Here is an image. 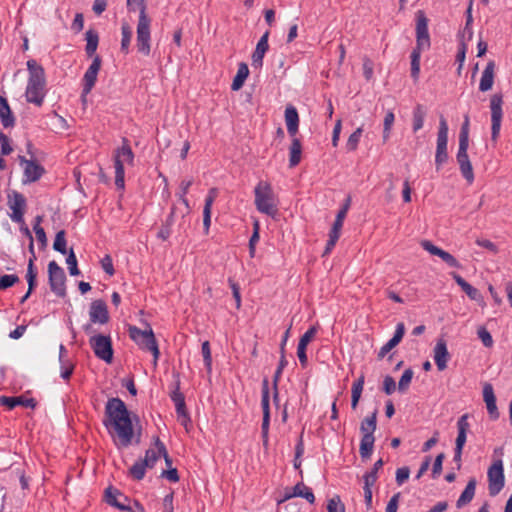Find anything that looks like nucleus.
Segmentation results:
<instances>
[{"mask_svg": "<svg viewBox=\"0 0 512 512\" xmlns=\"http://www.w3.org/2000/svg\"><path fill=\"white\" fill-rule=\"evenodd\" d=\"M270 400H269V387L268 380L264 379L262 383V397H261V407L263 411V416L270 417Z\"/></svg>", "mask_w": 512, "mask_h": 512, "instance_id": "a19ab883", "label": "nucleus"}, {"mask_svg": "<svg viewBox=\"0 0 512 512\" xmlns=\"http://www.w3.org/2000/svg\"><path fill=\"white\" fill-rule=\"evenodd\" d=\"M66 244H67V242H66V238H65V231L64 230L58 231L56 233L55 240L53 243L54 250L61 254H66L67 253Z\"/></svg>", "mask_w": 512, "mask_h": 512, "instance_id": "49530a36", "label": "nucleus"}, {"mask_svg": "<svg viewBox=\"0 0 512 512\" xmlns=\"http://www.w3.org/2000/svg\"><path fill=\"white\" fill-rule=\"evenodd\" d=\"M66 263L68 265V270H69L70 275L78 276L80 274V270L78 269V266H77V258H76V255H75L73 249H71L69 251L67 258H66Z\"/></svg>", "mask_w": 512, "mask_h": 512, "instance_id": "8fccbe9b", "label": "nucleus"}, {"mask_svg": "<svg viewBox=\"0 0 512 512\" xmlns=\"http://www.w3.org/2000/svg\"><path fill=\"white\" fill-rule=\"evenodd\" d=\"M48 281L51 291L58 297L66 295V275L62 267L56 261L48 264Z\"/></svg>", "mask_w": 512, "mask_h": 512, "instance_id": "1a4fd4ad", "label": "nucleus"}, {"mask_svg": "<svg viewBox=\"0 0 512 512\" xmlns=\"http://www.w3.org/2000/svg\"><path fill=\"white\" fill-rule=\"evenodd\" d=\"M0 404L7 407L10 410L14 409L16 406H23L26 408L34 409L37 405L34 398H25L23 396H18V397L1 396Z\"/></svg>", "mask_w": 512, "mask_h": 512, "instance_id": "5701e85b", "label": "nucleus"}, {"mask_svg": "<svg viewBox=\"0 0 512 512\" xmlns=\"http://www.w3.org/2000/svg\"><path fill=\"white\" fill-rule=\"evenodd\" d=\"M430 36L428 32V18L424 11L416 12V46L411 52V77L416 81L420 74L421 53L430 48Z\"/></svg>", "mask_w": 512, "mask_h": 512, "instance_id": "f03ea898", "label": "nucleus"}, {"mask_svg": "<svg viewBox=\"0 0 512 512\" xmlns=\"http://www.w3.org/2000/svg\"><path fill=\"white\" fill-rule=\"evenodd\" d=\"M476 484H477V482H476L475 478H471L468 481L465 489L463 490L460 497L456 501V507L458 509L464 507L465 505L469 504L473 500V498L475 496Z\"/></svg>", "mask_w": 512, "mask_h": 512, "instance_id": "bb28decb", "label": "nucleus"}, {"mask_svg": "<svg viewBox=\"0 0 512 512\" xmlns=\"http://www.w3.org/2000/svg\"><path fill=\"white\" fill-rule=\"evenodd\" d=\"M339 237H340V233L333 232V231L329 232V239L326 243V247H325L323 255H327L332 251V249L336 245Z\"/></svg>", "mask_w": 512, "mask_h": 512, "instance_id": "0e129e2a", "label": "nucleus"}, {"mask_svg": "<svg viewBox=\"0 0 512 512\" xmlns=\"http://www.w3.org/2000/svg\"><path fill=\"white\" fill-rule=\"evenodd\" d=\"M483 400L486 404V408L490 418L492 420H497L500 414L496 405V396L494 394V389L490 383H485L483 386Z\"/></svg>", "mask_w": 512, "mask_h": 512, "instance_id": "aec40b11", "label": "nucleus"}, {"mask_svg": "<svg viewBox=\"0 0 512 512\" xmlns=\"http://www.w3.org/2000/svg\"><path fill=\"white\" fill-rule=\"evenodd\" d=\"M327 510L328 512H345V506L338 495L328 500Z\"/></svg>", "mask_w": 512, "mask_h": 512, "instance_id": "603ef678", "label": "nucleus"}, {"mask_svg": "<svg viewBox=\"0 0 512 512\" xmlns=\"http://www.w3.org/2000/svg\"><path fill=\"white\" fill-rule=\"evenodd\" d=\"M20 164L24 166L23 183H31L39 180L44 174L43 166L34 160H27L24 156H19Z\"/></svg>", "mask_w": 512, "mask_h": 512, "instance_id": "2eb2a0df", "label": "nucleus"}, {"mask_svg": "<svg viewBox=\"0 0 512 512\" xmlns=\"http://www.w3.org/2000/svg\"><path fill=\"white\" fill-rule=\"evenodd\" d=\"M427 111L425 107L421 104H417L412 113V129L413 132H417L423 128L424 120L426 117Z\"/></svg>", "mask_w": 512, "mask_h": 512, "instance_id": "473e14b6", "label": "nucleus"}, {"mask_svg": "<svg viewBox=\"0 0 512 512\" xmlns=\"http://www.w3.org/2000/svg\"><path fill=\"white\" fill-rule=\"evenodd\" d=\"M375 437H362L360 441L359 453L363 459H367L373 452Z\"/></svg>", "mask_w": 512, "mask_h": 512, "instance_id": "58836bf2", "label": "nucleus"}, {"mask_svg": "<svg viewBox=\"0 0 512 512\" xmlns=\"http://www.w3.org/2000/svg\"><path fill=\"white\" fill-rule=\"evenodd\" d=\"M285 122L288 134L291 137L296 136L299 128V115L297 109L293 105L286 106L285 109Z\"/></svg>", "mask_w": 512, "mask_h": 512, "instance_id": "b1692460", "label": "nucleus"}, {"mask_svg": "<svg viewBox=\"0 0 512 512\" xmlns=\"http://www.w3.org/2000/svg\"><path fill=\"white\" fill-rule=\"evenodd\" d=\"M317 333V327H310L300 338L298 345L304 346L307 348L309 342L315 337Z\"/></svg>", "mask_w": 512, "mask_h": 512, "instance_id": "bf43d9fd", "label": "nucleus"}, {"mask_svg": "<svg viewBox=\"0 0 512 512\" xmlns=\"http://www.w3.org/2000/svg\"><path fill=\"white\" fill-rule=\"evenodd\" d=\"M291 497H301L306 499L310 504L315 502V496L311 488L307 487L304 483H297L291 494L285 496V499H289Z\"/></svg>", "mask_w": 512, "mask_h": 512, "instance_id": "c756f323", "label": "nucleus"}, {"mask_svg": "<svg viewBox=\"0 0 512 512\" xmlns=\"http://www.w3.org/2000/svg\"><path fill=\"white\" fill-rule=\"evenodd\" d=\"M413 375H414V372L411 368H408L403 372V374L398 382V390L400 392L404 393L407 391V389L409 388L410 383L412 381Z\"/></svg>", "mask_w": 512, "mask_h": 512, "instance_id": "de8ad7c7", "label": "nucleus"}, {"mask_svg": "<svg viewBox=\"0 0 512 512\" xmlns=\"http://www.w3.org/2000/svg\"><path fill=\"white\" fill-rule=\"evenodd\" d=\"M434 361L439 371L447 368V363L450 359V354L447 349V343L444 339H439L433 349Z\"/></svg>", "mask_w": 512, "mask_h": 512, "instance_id": "6ab92c4d", "label": "nucleus"}, {"mask_svg": "<svg viewBox=\"0 0 512 512\" xmlns=\"http://www.w3.org/2000/svg\"><path fill=\"white\" fill-rule=\"evenodd\" d=\"M147 326L148 329L146 330H141L136 326H130L129 336L141 349L152 353L153 363L156 365L160 356V351L152 328L149 325Z\"/></svg>", "mask_w": 512, "mask_h": 512, "instance_id": "423d86ee", "label": "nucleus"}, {"mask_svg": "<svg viewBox=\"0 0 512 512\" xmlns=\"http://www.w3.org/2000/svg\"><path fill=\"white\" fill-rule=\"evenodd\" d=\"M35 220H36V223L34 224L33 229H34L36 238L43 246H45L47 243V238H46V233H45L44 229L40 226V222H41L42 218L40 216H37Z\"/></svg>", "mask_w": 512, "mask_h": 512, "instance_id": "4d7b16f0", "label": "nucleus"}, {"mask_svg": "<svg viewBox=\"0 0 512 512\" xmlns=\"http://www.w3.org/2000/svg\"><path fill=\"white\" fill-rule=\"evenodd\" d=\"M401 493H395L387 503L385 512H397Z\"/></svg>", "mask_w": 512, "mask_h": 512, "instance_id": "774afa93", "label": "nucleus"}, {"mask_svg": "<svg viewBox=\"0 0 512 512\" xmlns=\"http://www.w3.org/2000/svg\"><path fill=\"white\" fill-rule=\"evenodd\" d=\"M454 281L461 287V289L467 294V296L471 299L479 303L480 305H484V298L478 289L469 284L462 276L457 273H451Z\"/></svg>", "mask_w": 512, "mask_h": 512, "instance_id": "4be33fe9", "label": "nucleus"}, {"mask_svg": "<svg viewBox=\"0 0 512 512\" xmlns=\"http://www.w3.org/2000/svg\"><path fill=\"white\" fill-rule=\"evenodd\" d=\"M365 383L364 375H361L356 381H354L352 385V395H351V407L352 409H356L361 398V394L363 391Z\"/></svg>", "mask_w": 512, "mask_h": 512, "instance_id": "c9c22d12", "label": "nucleus"}, {"mask_svg": "<svg viewBox=\"0 0 512 512\" xmlns=\"http://www.w3.org/2000/svg\"><path fill=\"white\" fill-rule=\"evenodd\" d=\"M151 19L146 12L141 9L138 17L136 30V46L140 54L149 56L151 52Z\"/></svg>", "mask_w": 512, "mask_h": 512, "instance_id": "0eeeda50", "label": "nucleus"}, {"mask_svg": "<svg viewBox=\"0 0 512 512\" xmlns=\"http://www.w3.org/2000/svg\"><path fill=\"white\" fill-rule=\"evenodd\" d=\"M19 282V277L15 274H5L0 277V290H5Z\"/></svg>", "mask_w": 512, "mask_h": 512, "instance_id": "6e6d98bb", "label": "nucleus"}, {"mask_svg": "<svg viewBox=\"0 0 512 512\" xmlns=\"http://www.w3.org/2000/svg\"><path fill=\"white\" fill-rule=\"evenodd\" d=\"M302 144L298 138L292 137V142L289 147V166L295 167L301 161Z\"/></svg>", "mask_w": 512, "mask_h": 512, "instance_id": "2f4dec72", "label": "nucleus"}, {"mask_svg": "<svg viewBox=\"0 0 512 512\" xmlns=\"http://www.w3.org/2000/svg\"><path fill=\"white\" fill-rule=\"evenodd\" d=\"M409 475H410L409 467L404 466V467L398 468L396 470V477H395L397 485L401 486L405 481L408 480Z\"/></svg>", "mask_w": 512, "mask_h": 512, "instance_id": "680f3d73", "label": "nucleus"}, {"mask_svg": "<svg viewBox=\"0 0 512 512\" xmlns=\"http://www.w3.org/2000/svg\"><path fill=\"white\" fill-rule=\"evenodd\" d=\"M502 105L503 96L502 94H493L490 98V110H491V139L497 141L502 122Z\"/></svg>", "mask_w": 512, "mask_h": 512, "instance_id": "9b49d317", "label": "nucleus"}, {"mask_svg": "<svg viewBox=\"0 0 512 512\" xmlns=\"http://www.w3.org/2000/svg\"><path fill=\"white\" fill-rule=\"evenodd\" d=\"M121 35V51L127 54L129 52L132 39V29L127 22H124L121 25Z\"/></svg>", "mask_w": 512, "mask_h": 512, "instance_id": "4c0bfd02", "label": "nucleus"}, {"mask_svg": "<svg viewBox=\"0 0 512 512\" xmlns=\"http://www.w3.org/2000/svg\"><path fill=\"white\" fill-rule=\"evenodd\" d=\"M192 184V179L182 180L179 186V192L177 193L179 200L186 206L187 210L190 209V206L189 201L186 198V194L188 193L189 188L191 187Z\"/></svg>", "mask_w": 512, "mask_h": 512, "instance_id": "c03bdc74", "label": "nucleus"}, {"mask_svg": "<svg viewBox=\"0 0 512 512\" xmlns=\"http://www.w3.org/2000/svg\"><path fill=\"white\" fill-rule=\"evenodd\" d=\"M101 58L99 55H95L92 63L86 70L82 79V94L81 97L85 101L86 96L91 92L97 81V76L101 68Z\"/></svg>", "mask_w": 512, "mask_h": 512, "instance_id": "ddd939ff", "label": "nucleus"}, {"mask_svg": "<svg viewBox=\"0 0 512 512\" xmlns=\"http://www.w3.org/2000/svg\"><path fill=\"white\" fill-rule=\"evenodd\" d=\"M458 435L455 441V448L463 449L466 439L467 432L469 431L470 424L468 422V415H462L457 421Z\"/></svg>", "mask_w": 512, "mask_h": 512, "instance_id": "a878e982", "label": "nucleus"}, {"mask_svg": "<svg viewBox=\"0 0 512 512\" xmlns=\"http://www.w3.org/2000/svg\"><path fill=\"white\" fill-rule=\"evenodd\" d=\"M101 267L102 269L109 275L112 276L115 273L113 261L110 255H105L101 259Z\"/></svg>", "mask_w": 512, "mask_h": 512, "instance_id": "69168bd1", "label": "nucleus"}, {"mask_svg": "<svg viewBox=\"0 0 512 512\" xmlns=\"http://www.w3.org/2000/svg\"><path fill=\"white\" fill-rule=\"evenodd\" d=\"M0 119L5 128L14 126L15 119L5 97L0 95Z\"/></svg>", "mask_w": 512, "mask_h": 512, "instance_id": "7c9ffc66", "label": "nucleus"}, {"mask_svg": "<svg viewBox=\"0 0 512 512\" xmlns=\"http://www.w3.org/2000/svg\"><path fill=\"white\" fill-rule=\"evenodd\" d=\"M89 343L97 358L106 363L112 362L113 348L110 336L95 335L90 338Z\"/></svg>", "mask_w": 512, "mask_h": 512, "instance_id": "9d476101", "label": "nucleus"}, {"mask_svg": "<svg viewBox=\"0 0 512 512\" xmlns=\"http://www.w3.org/2000/svg\"><path fill=\"white\" fill-rule=\"evenodd\" d=\"M105 501L110 506H113L120 511L129 510L128 502L129 498L123 495L119 490L108 487L105 490Z\"/></svg>", "mask_w": 512, "mask_h": 512, "instance_id": "a211bd4d", "label": "nucleus"}, {"mask_svg": "<svg viewBox=\"0 0 512 512\" xmlns=\"http://www.w3.org/2000/svg\"><path fill=\"white\" fill-rule=\"evenodd\" d=\"M114 167H115V185L117 189H124L125 187V169L124 164L130 166L134 165V152L132 151L127 138L122 139V146L117 148L114 152Z\"/></svg>", "mask_w": 512, "mask_h": 512, "instance_id": "39448f33", "label": "nucleus"}, {"mask_svg": "<svg viewBox=\"0 0 512 512\" xmlns=\"http://www.w3.org/2000/svg\"><path fill=\"white\" fill-rule=\"evenodd\" d=\"M448 124L446 119L441 116L439 119V128L437 133V146L435 154L436 169L439 170L441 166L447 162V144H448Z\"/></svg>", "mask_w": 512, "mask_h": 512, "instance_id": "6e6552de", "label": "nucleus"}, {"mask_svg": "<svg viewBox=\"0 0 512 512\" xmlns=\"http://www.w3.org/2000/svg\"><path fill=\"white\" fill-rule=\"evenodd\" d=\"M395 390H396V383H395L394 378L389 375L386 376L383 381V391L387 395H391L392 393L395 392Z\"/></svg>", "mask_w": 512, "mask_h": 512, "instance_id": "338daca9", "label": "nucleus"}, {"mask_svg": "<svg viewBox=\"0 0 512 512\" xmlns=\"http://www.w3.org/2000/svg\"><path fill=\"white\" fill-rule=\"evenodd\" d=\"M494 61H489L482 72V76L479 83V90L481 92L489 91L494 83Z\"/></svg>", "mask_w": 512, "mask_h": 512, "instance_id": "393cba45", "label": "nucleus"}, {"mask_svg": "<svg viewBox=\"0 0 512 512\" xmlns=\"http://www.w3.org/2000/svg\"><path fill=\"white\" fill-rule=\"evenodd\" d=\"M8 205L12 210V213L10 214L11 220L15 223L24 224V213L26 207L25 197L19 192H14L13 198L9 199Z\"/></svg>", "mask_w": 512, "mask_h": 512, "instance_id": "dca6fc26", "label": "nucleus"}, {"mask_svg": "<svg viewBox=\"0 0 512 512\" xmlns=\"http://www.w3.org/2000/svg\"><path fill=\"white\" fill-rule=\"evenodd\" d=\"M103 425L112 437H116V445L128 447L134 437V428L130 412L123 400L118 397L108 399L105 405Z\"/></svg>", "mask_w": 512, "mask_h": 512, "instance_id": "f257e3e1", "label": "nucleus"}, {"mask_svg": "<svg viewBox=\"0 0 512 512\" xmlns=\"http://www.w3.org/2000/svg\"><path fill=\"white\" fill-rule=\"evenodd\" d=\"M469 124V116L465 115L459 133V143L469 144Z\"/></svg>", "mask_w": 512, "mask_h": 512, "instance_id": "5fc2aeb1", "label": "nucleus"}, {"mask_svg": "<svg viewBox=\"0 0 512 512\" xmlns=\"http://www.w3.org/2000/svg\"><path fill=\"white\" fill-rule=\"evenodd\" d=\"M256 209L263 214L275 217L278 213L277 201L272 186L267 181H260L254 189Z\"/></svg>", "mask_w": 512, "mask_h": 512, "instance_id": "20e7f679", "label": "nucleus"}, {"mask_svg": "<svg viewBox=\"0 0 512 512\" xmlns=\"http://www.w3.org/2000/svg\"><path fill=\"white\" fill-rule=\"evenodd\" d=\"M153 443L155 448L159 450L160 453H162V457L165 460L166 465L169 467V469L172 466V459L168 455L167 449L164 445V443L160 440L158 436L153 437Z\"/></svg>", "mask_w": 512, "mask_h": 512, "instance_id": "3c124183", "label": "nucleus"}, {"mask_svg": "<svg viewBox=\"0 0 512 512\" xmlns=\"http://www.w3.org/2000/svg\"><path fill=\"white\" fill-rule=\"evenodd\" d=\"M287 364H288V362L286 360L285 354H281V357L279 360V365H278V367L274 373V377H273V383H274V389H275L273 398H274L275 402L278 401L277 385H278L279 379L281 377L282 371L286 367Z\"/></svg>", "mask_w": 512, "mask_h": 512, "instance_id": "79ce46f5", "label": "nucleus"}, {"mask_svg": "<svg viewBox=\"0 0 512 512\" xmlns=\"http://www.w3.org/2000/svg\"><path fill=\"white\" fill-rule=\"evenodd\" d=\"M488 490L490 496H496L504 487L505 477L502 460H497L488 469Z\"/></svg>", "mask_w": 512, "mask_h": 512, "instance_id": "f8f14e48", "label": "nucleus"}, {"mask_svg": "<svg viewBox=\"0 0 512 512\" xmlns=\"http://www.w3.org/2000/svg\"><path fill=\"white\" fill-rule=\"evenodd\" d=\"M147 468V465H144V461L140 459L131 466L129 469V475L134 480L140 481L144 478Z\"/></svg>", "mask_w": 512, "mask_h": 512, "instance_id": "ea45409f", "label": "nucleus"}, {"mask_svg": "<svg viewBox=\"0 0 512 512\" xmlns=\"http://www.w3.org/2000/svg\"><path fill=\"white\" fill-rule=\"evenodd\" d=\"M377 410L370 415L365 417L360 424V432L362 437H374V432L377 427Z\"/></svg>", "mask_w": 512, "mask_h": 512, "instance_id": "cd10ccee", "label": "nucleus"}, {"mask_svg": "<svg viewBox=\"0 0 512 512\" xmlns=\"http://www.w3.org/2000/svg\"><path fill=\"white\" fill-rule=\"evenodd\" d=\"M86 36V47L85 51L89 57L93 56L97 50L98 43H99V36L97 31L93 29H89L85 33Z\"/></svg>", "mask_w": 512, "mask_h": 512, "instance_id": "f704fd0d", "label": "nucleus"}, {"mask_svg": "<svg viewBox=\"0 0 512 512\" xmlns=\"http://www.w3.org/2000/svg\"><path fill=\"white\" fill-rule=\"evenodd\" d=\"M201 352L203 355L205 367L207 368L208 372H210L212 369V356H211L210 344L208 341H204L202 343Z\"/></svg>", "mask_w": 512, "mask_h": 512, "instance_id": "864d4df0", "label": "nucleus"}, {"mask_svg": "<svg viewBox=\"0 0 512 512\" xmlns=\"http://www.w3.org/2000/svg\"><path fill=\"white\" fill-rule=\"evenodd\" d=\"M161 456L162 453H160L157 448H150L146 450L145 457L142 460L144 461V465H147V467L151 469L155 466Z\"/></svg>", "mask_w": 512, "mask_h": 512, "instance_id": "a18cd8bd", "label": "nucleus"}, {"mask_svg": "<svg viewBox=\"0 0 512 512\" xmlns=\"http://www.w3.org/2000/svg\"><path fill=\"white\" fill-rule=\"evenodd\" d=\"M444 458H445L444 453H440L436 456V458L434 460L433 467H432V477L434 479L437 478L442 472V465H443Z\"/></svg>", "mask_w": 512, "mask_h": 512, "instance_id": "e2e57ef3", "label": "nucleus"}, {"mask_svg": "<svg viewBox=\"0 0 512 512\" xmlns=\"http://www.w3.org/2000/svg\"><path fill=\"white\" fill-rule=\"evenodd\" d=\"M248 75H249L248 65L244 62H241L238 65V70L233 79L231 89L233 91H238L239 89H241L245 80L247 79Z\"/></svg>", "mask_w": 512, "mask_h": 512, "instance_id": "72a5a7b5", "label": "nucleus"}, {"mask_svg": "<svg viewBox=\"0 0 512 512\" xmlns=\"http://www.w3.org/2000/svg\"><path fill=\"white\" fill-rule=\"evenodd\" d=\"M170 397L175 404L178 417L182 416L183 414H188L186 410L185 397L183 393L180 392L179 379L176 381L175 389L172 391Z\"/></svg>", "mask_w": 512, "mask_h": 512, "instance_id": "c85d7f7f", "label": "nucleus"}, {"mask_svg": "<svg viewBox=\"0 0 512 512\" xmlns=\"http://www.w3.org/2000/svg\"><path fill=\"white\" fill-rule=\"evenodd\" d=\"M269 30H267L259 39L256 48L252 54V66L255 68H261L263 66V58L265 53L269 49L268 39Z\"/></svg>", "mask_w": 512, "mask_h": 512, "instance_id": "412c9836", "label": "nucleus"}, {"mask_svg": "<svg viewBox=\"0 0 512 512\" xmlns=\"http://www.w3.org/2000/svg\"><path fill=\"white\" fill-rule=\"evenodd\" d=\"M383 464H384V462L382 459H379L374 463L371 471L365 473V475L363 476L364 484H368V485L375 484V482L377 481V478H378V476H377L378 470L382 468Z\"/></svg>", "mask_w": 512, "mask_h": 512, "instance_id": "37998d69", "label": "nucleus"}, {"mask_svg": "<svg viewBox=\"0 0 512 512\" xmlns=\"http://www.w3.org/2000/svg\"><path fill=\"white\" fill-rule=\"evenodd\" d=\"M89 317L92 323L106 324L109 321L107 304L104 300H94L90 305Z\"/></svg>", "mask_w": 512, "mask_h": 512, "instance_id": "f3484780", "label": "nucleus"}, {"mask_svg": "<svg viewBox=\"0 0 512 512\" xmlns=\"http://www.w3.org/2000/svg\"><path fill=\"white\" fill-rule=\"evenodd\" d=\"M439 257L449 266L453 268H460L461 265L458 260L449 252L442 250Z\"/></svg>", "mask_w": 512, "mask_h": 512, "instance_id": "052dcab7", "label": "nucleus"}, {"mask_svg": "<svg viewBox=\"0 0 512 512\" xmlns=\"http://www.w3.org/2000/svg\"><path fill=\"white\" fill-rule=\"evenodd\" d=\"M27 69L29 71L28 83L25 91L26 100L37 106H41L45 98V72L36 60L27 61Z\"/></svg>", "mask_w": 512, "mask_h": 512, "instance_id": "7ed1b4c3", "label": "nucleus"}, {"mask_svg": "<svg viewBox=\"0 0 512 512\" xmlns=\"http://www.w3.org/2000/svg\"><path fill=\"white\" fill-rule=\"evenodd\" d=\"M36 256L30 257L27 266L26 279L28 282V295H31L34 288L36 287L37 271L34 266Z\"/></svg>", "mask_w": 512, "mask_h": 512, "instance_id": "e433bc0d", "label": "nucleus"}, {"mask_svg": "<svg viewBox=\"0 0 512 512\" xmlns=\"http://www.w3.org/2000/svg\"><path fill=\"white\" fill-rule=\"evenodd\" d=\"M363 129L362 127H358L348 138L346 147L349 151H354L357 149L359 144Z\"/></svg>", "mask_w": 512, "mask_h": 512, "instance_id": "09e8293b", "label": "nucleus"}, {"mask_svg": "<svg viewBox=\"0 0 512 512\" xmlns=\"http://www.w3.org/2000/svg\"><path fill=\"white\" fill-rule=\"evenodd\" d=\"M477 335L485 347L490 348L493 346V338L485 327H480L477 331Z\"/></svg>", "mask_w": 512, "mask_h": 512, "instance_id": "13d9d810", "label": "nucleus"}, {"mask_svg": "<svg viewBox=\"0 0 512 512\" xmlns=\"http://www.w3.org/2000/svg\"><path fill=\"white\" fill-rule=\"evenodd\" d=\"M469 144L459 143L456 160L459 165L460 172L468 184L474 181L473 167L468 156Z\"/></svg>", "mask_w": 512, "mask_h": 512, "instance_id": "4468645a", "label": "nucleus"}]
</instances>
